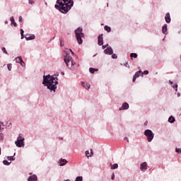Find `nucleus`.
I'll use <instances>...</instances> for the list:
<instances>
[{
	"instance_id": "obj_1",
	"label": "nucleus",
	"mask_w": 181,
	"mask_h": 181,
	"mask_svg": "<svg viewBox=\"0 0 181 181\" xmlns=\"http://www.w3.org/2000/svg\"><path fill=\"white\" fill-rule=\"evenodd\" d=\"M55 5L56 9H58L62 13H66L71 9L74 1L73 0H57Z\"/></svg>"
},
{
	"instance_id": "obj_2",
	"label": "nucleus",
	"mask_w": 181,
	"mask_h": 181,
	"mask_svg": "<svg viewBox=\"0 0 181 181\" xmlns=\"http://www.w3.org/2000/svg\"><path fill=\"white\" fill-rule=\"evenodd\" d=\"M43 83L42 84H46L47 88L51 90V91H56V88L57 87V78L54 76H50V75H47V76H43Z\"/></svg>"
},
{
	"instance_id": "obj_3",
	"label": "nucleus",
	"mask_w": 181,
	"mask_h": 181,
	"mask_svg": "<svg viewBox=\"0 0 181 181\" xmlns=\"http://www.w3.org/2000/svg\"><path fill=\"white\" fill-rule=\"evenodd\" d=\"M64 62L66 66L71 70H74L77 67V63L73 61V58L70 55H66L64 57Z\"/></svg>"
},
{
	"instance_id": "obj_4",
	"label": "nucleus",
	"mask_w": 181,
	"mask_h": 181,
	"mask_svg": "<svg viewBox=\"0 0 181 181\" xmlns=\"http://www.w3.org/2000/svg\"><path fill=\"white\" fill-rule=\"evenodd\" d=\"M75 34L78 45H83V39H81L82 37H84V33H83V28H78L75 30Z\"/></svg>"
},
{
	"instance_id": "obj_5",
	"label": "nucleus",
	"mask_w": 181,
	"mask_h": 181,
	"mask_svg": "<svg viewBox=\"0 0 181 181\" xmlns=\"http://www.w3.org/2000/svg\"><path fill=\"white\" fill-rule=\"evenodd\" d=\"M15 144L18 148H22V146H25V138H23L22 134L18 135L17 141H16Z\"/></svg>"
},
{
	"instance_id": "obj_6",
	"label": "nucleus",
	"mask_w": 181,
	"mask_h": 181,
	"mask_svg": "<svg viewBox=\"0 0 181 181\" xmlns=\"http://www.w3.org/2000/svg\"><path fill=\"white\" fill-rule=\"evenodd\" d=\"M144 135L146 136L148 142H152L153 136H155V134L151 129H146L144 131Z\"/></svg>"
},
{
	"instance_id": "obj_7",
	"label": "nucleus",
	"mask_w": 181,
	"mask_h": 181,
	"mask_svg": "<svg viewBox=\"0 0 181 181\" xmlns=\"http://www.w3.org/2000/svg\"><path fill=\"white\" fill-rule=\"evenodd\" d=\"M98 44L99 46H103L104 45V40L103 38V34L98 37Z\"/></svg>"
},
{
	"instance_id": "obj_8",
	"label": "nucleus",
	"mask_w": 181,
	"mask_h": 181,
	"mask_svg": "<svg viewBox=\"0 0 181 181\" xmlns=\"http://www.w3.org/2000/svg\"><path fill=\"white\" fill-rule=\"evenodd\" d=\"M140 169L142 172H145V170L148 169V164L146 163V162H144L141 164Z\"/></svg>"
},
{
	"instance_id": "obj_9",
	"label": "nucleus",
	"mask_w": 181,
	"mask_h": 181,
	"mask_svg": "<svg viewBox=\"0 0 181 181\" xmlns=\"http://www.w3.org/2000/svg\"><path fill=\"white\" fill-rule=\"evenodd\" d=\"M129 108V105L127 103L122 104V107H119V111H122V110H128Z\"/></svg>"
},
{
	"instance_id": "obj_10",
	"label": "nucleus",
	"mask_w": 181,
	"mask_h": 181,
	"mask_svg": "<svg viewBox=\"0 0 181 181\" xmlns=\"http://www.w3.org/2000/svg\"><path fill=\"white\" fill-rule=\"evenodd\" d=\"M113 51H112V48H111V47H107L106 49L104 50V54H112Z\"/></svg>"
},
{
	"instance_id": "obj_11",
	"label": "nucleus",
	"mask_w": 181,
	"mask_h": 181,
	"mask_svg": "<svg viewBox=\"0 0 181 181\" xmlns=\"http://www.w3.org/2000/svg\"><path fill=\"white\" fill-rule=\"evenodd\" d=\"M141 74H142V71H141L136 72L135 75L133 76V83H135V80H136V78H138Z\"/></svg>"
},
{
	"instance_id": "obj_12",
	"label": "nucleus",
	"mask_w": 181,
	"mask_h": 181,
	"mask_svg": "<svg viewBox=\"0 0 181 181\" xmlns=\"http://www.w3.org/2000/svg\"><path fill=\"white\" fill-rule=\"evenodd\" d=\"M26 40H33L35 37V35L27 34L25 35Z\"/></svg>"
},
{
	"instance_id": "obj_13",
	"label": "nucleus",
	"mask_w": 181,
	"mask_h": 181,
	"mask_svg": "<svg viewBox=\"0 0 181 181\" xmlns=\"http://www.w3.org/2000/svg\"><path fill=\"white\" fill-rule=\"evenodd\" d=\"M165 22L166 23H170L171 19H170V13H167L165 16Z\"/></svg>"
},
{
	"instance_id": "obj_14",
	"label": "nucleus",
	"mask_w": 181,
	"mask_h": 181,
	"mask_svg": "<svg viewBox=\"0 0 181 181\" xmlns=\"http://www.w3.org/2000/svg\"><path fill=\"white\" fill-rule=\"evenodd\" d=\"M168 32V24H164L162 28V33L163 35H166V33Z\"/></svg>"
},
{
	"instance_id": "obj_15",
	"label": "nucleus",
	"mask_w": 181,
	"mask_h": 181,
	"mask_svg": "<svg viewBox=\"0 0 181 181\" xmlns=\"http://www.w3.org/2000/svg\"><path fill=\"white\" fill-rule=\"evenodd\" d=\"M169 83L171 87H173V88H174L175 91H177V87H178L177 83L173 84V82L172 81H169Z\"/></svg>"
},
{
	"instance_id": "obj_16",
	"label": "nucleus",
	"mask_w": 181,
	"mask_h": 181,
	"mask_svg": "<svg viewBox=\"0 0 181 181\" xmlns=\"http://www.w3.org/2000/svg\"><path fill=\"white\" fill-rule=\"evenodd\" d=\"M37 176L33 175L28 177V181H37Z\"/></svg>"
},
{
	"instance_id": "obj_17",
	"label": "nucleus",
	"mask_w": 181,
	"mask_h": 181,
	"mask_svg": "<svg viewBox=\"0 0 181 181\" xmlns=\"http://www.w3.org/2000/svg\"><path fill=\"white\" fill-rule=\"evenodd\" d=\"M175 121H176V119H175V117H173L172 115L169 117L168 122H170V124H173Z\"/></svg>"
},
{
	"instance_id": "obj_18",
	"label": "nucleus",
	"mask_w": 181,
	"mask_h": 181,
	"mask_svg": "<svg viewBox=\"0 0 181 181\" xmlns=\"http://www.w3.org/2000/svg\"><path fill=\"white\" fill-rule=\"evenodd\" d=\"M82 86L84 87L86 90H90V87H91V85L88 83H86L84 82H82Z\"/></svg>"
},
{
	"instance_id": "obj_19",
	"label": "nucleus",
	"mask_w": 181,
	"mask_h": 181,
	"mask_svg": "<svg viewBox=\"0 0 181 181\" xmlns=\"http://www.w3.org/2000/svg\"><path fill=\"white\" fill-rule=\"evenodd\" d=\"M10 21L11 22V25H13V26H15V28H16L18 26V24H16V23L15 22V18H13V16L10 18Z\"/></svg>"
},
{
	"instance_id": "obj_20",
	"label": "nucleus",
	"mask_w": 181,
	"mask_h": 181,
	"mask_svg": "<svg viewBox=\"0 0 181 181\" xmlns=\"http://www.w3.org/2000/svg\"><path fill=\"white\" fill-rule=\"evenodd\" d=\"M66 163H67V160H66V159H61V161L59 163V165L60 166H64V165H66Z\"/></svg>"
},
{
	"instance_id": "obj_21",
	"label": "nucleus",
	"mask_w": 181,
	"mask_h": 181,
	"mask_svg": "<svg viewBox=\"0 0 181 181\" xmlns=\"http://www.w3.org/2000/svg\"><path fill=\"white\" fill-rule=\"evenodd\" d=\"M16 63H21L23 59H22V57H18L15 59Z\"/></svg>"
},
{
	"instance_id": "obj_22",
	"label": "nucleus",
	"mask_w": 181,
	"mask_h": 181,
	"mask_svg": "<svg viewBox=\"0 0 181 181\" xmlns=\"http://www.w3.org/2000/svg\"><path fill=\"white\" fill-rule=\"evenodd\" d=\"M89 71H90V73H91V74H94V72L95 71H98V69H94V68H90Z\"/></svg>"
},
{
	"instance_id": "obj_23",
	"label": "nucleus",
	"mask_w": 181,
	"mask_h": 181,
	"mask_svg": "<svg viewBox=\"0 0 181 181\" xmlns=\"http://www.w3.org/2000/svg\"><path fill=\"white\" fill-rule=\"evenodd\" d=\"M104 28H105V30H106V32H108V33L111 32V27L108 25H105Z\"/></svg>"
},
{
	"instance_id": "obj_24",
	"label": "nucleus",
	"mask_w": 181,
	"mask_h": 181,
	"mask_svg": "<svg viewBox=\"0 0 181 181\" xmlns=\"http://www.w3.org/2000/svg\"><path fill=\"white\" fill-rule=\"evenodd\" d=\"M111 169L112 170L118 169V164L115 163V164L111 165Z\"/></svg>"
},
{
	"instance_id": "obj_25",
	"label": "nucleus",
	"mask_w": 181,
	"mask_h": 181,
	"mask_svg": "<svg viewBox=\"0 0 181 181\" xmlns=\"http://www.w3.org/2000/svg\"><path fill=\"white\" fill-rule=\"evenodd\" d=\"M130 57H134V59H136V57H138V54H136V53H132Z\"/></svg>"
},
{
	"instance_id": "obj_26",
	"label": "nucleus",
	"mask_w": 181,
	"mask_h": 181,
	"mask_svg": "<svg viewBox=\"0 0 181 181\" xmlns=\"http://www.w3.org/2000/svg\"><path fill=\"white\" fill-rule=\"evenodd\" d=\"M8 69L9 70V71H11L12 70V64H8L7 65Z\"/></svg>"
},
{
	"instance_id": "obj_27",
	"label": "nucleus",
	"mask_w": 181,
	"mask_h": 181,
	"mask_svg": "<svg viewBox=\"0 0 181 181\" xmlns=\"http://www.w3.org/2000/svg\"><path fill=\"white\" fill-rule=\"evenodd\" d=\"M3 163H4V165H8L11 163V161H10V162H8V160H4L3 161Z\"/></svg>"
},
{
	"instance_id": "obj_28",
	"label": "nucleus",
	"mask_w": 181,
	"mask_h": 181,
	"mask_svg": "<svg viewBox=\"0 0 181 181\" xmlns=\"http://www.w3.org/2000/svg\"><path fill=\"white\" fill-rule=\"evenodd\" d=\"M86 156H87V158H90V156H91V154H90V151H86Z\"/></svg>"
},
{
	"instance_id": "obj_29",
	"label": "nucleus",
	"mask_w": 181,
	"mask_h": 181,
	"mask_svg": "<svg viewBox=\"0 0 181 181\" xmlns=\"http://www.w3.org/2000/svg\"><path fill=\"white\" fill-rule=\"evenodd\" d=\"M75 181H83V177H77Z\"/></svg>"
},
{
	"instance_id": "obj_30",
	"label": "nucleus",
	"mask_w": 181,
	"mask_h": 181,
	"mask_svg": "<svg viewBox=\"0 0 181 181\" xmlns=\"http://www.w3.org/2000/svg\"><path fill=\"white\" fill-rule=\"evenodd\" d=\"M1 50L2 52H4V53H5L6 54H8V52L6 51V49L5 47H2Z\"/></svg>"
},
{
	"instance_id": "obj_31",
	"label": "nucleus",
	"mask_w": 181,
	"mask_h": 181,
	"mask_svg": "<svg viewBox=\"0 0 181 181\" xmlns=\"http://www.w3.org/2000/svg\"><path fill=\"white\" fill-rule=\"evenodd\" d=\"M2 129H4V123L0 122V131H2Z\"/></svg>"
},
{
	"instance_id": "obj_32",
	"label": "nucleus",
	"mask_w": 181,
	"mask_h": 181,
	"mask_svg": "<svg viewBox=\"0 0 181 181\" xmlns=\"http://www.w3.org/2000/svg\"><path fill=\"white\" fill-rule=\"evenodd\" d=\"M175 152H177V153H181V148H176Z\"/></svg>"
},
{
	"instance_id": "obj_33",
	"label": "nucleus",
	"mask_w": 181,
	"mask_h": 181,
	"mask_svg": "<svg viewBox=\"0 0 181 181\" xmlns=\"http://www.w3.org/2000/svg\"><path fill=\"white\" fill-rule=\"evenodd\" d=\"M23 33H25V32L23 31V29H21V39H23Z\"/></svg>"
},
{
	"instance_id": "obj_34",
	"label": "nucleus",
	"mask_w": 181,
	"mask_h": 181,
	"mask_svg": "<svg viewBox=\"0 0 181 181\" xmlns=\"http://www.w3.org/2000/svg\"><path fill=\"white\" fill-rule=\"evenodd\" d=\"M0 141H4V134H0Z\"/></svg>"
},
{
	"instance_id": "obj_35",
	"label": "nucleus",
	"mask_w": 181,
	"mask_h": 181,
	"mask_svg": "<svg viewBox=\"0 0 181 181\" xmlns=\"http://www.w3.org/2000/svg\"><path fill=\"white\" fill-rule=\"evenodd\" d=\"M7 159H8V160H10V162H11V160H13V156H8V157H7Z\"/></svg>"
},
{
	"instance_id": "obj_36",
	"label": "nucleus",
	"mask_w": 181,
	"mask_h": 181,
	"mask_svg": "<svg viewBox=\"0 0 181 181\" xmlns=\"http://www.w3.org/2000/svg\"><path fill=\"white\" fill-rule=\"evenodd\" d=\"M28 3L30 4V5H33V4H35V1L33 0H29L28 1Z\"/></svg>"
},
{
	"instance_id": "obj_37",
	"label": "nucleus",
	"mask_w": 181,
	"mask_h": 181,
	"mask_svg": "<svg viewBox=\"0 0 181 181\" xmlns=\"http://www.w3.org/2000/svg\"><path fill=\"white\" fill-rule=\"evenodd\" d=\"M112 57L113 59H117L118 57V56H117V54H112Z\"/></svg>"
},
{
	"instance_id": "obj_38",
	"label": "nucleus",
	"mask_w": 181,
	"mask_h": 181,
	"mask_svg": "<svg viewBox=\"0 0 181 181\" xmlns=\"http://www.w3.org/2000/svg\"><path fill=\"white\" fill-rule=\"evenodd\" d=\"M142 75L145 74H149V71H144L143 73H141Z\"/></svg>"
},
{
	"instance_id": "obj_39",
	"label": "nucleus",
	"mask_w": 181,
	"mask_h": 181,
	"mask_svg": "<svg viewBox=\"0 0 181 181\" xmlns=\"http://www.w3.org/2000/svg\"><path fill=\"white\" fill-rule=\"evenodd\" d=\"M20 64L23 66V67H25V62H23V60L21 62H20Z\"/></svg>"
},
{
	"instance_id": "obj_40",
	"label": "nucleus",
	"mask_w": 181,
	"mask_h": 181,
	"mask_svg": "<svg viewBox=\"0 0 181 181\" xmlns=\"http://www.w3.org/2000/svg\"><path fill=\"white\" fill-rule=\"evenodd\" d=\"M18 21H19V22H22V21H23L22 16H19V18H18Z\"/></svg>"
},
{
	"instance_id": "obj_41",
	"label": "nucleus",
	"mask_w": 181,
	"mask_h": 181,
	"mask_svg": "<svg viewBox=\"0 0 181 181\" xmlns=\"http://www.w3.org/2000/svg\"><path fill=\"white\" fill-rule=\"evenodd\" d=\"M106 47H108V44L107 45H103L102 48L104 49H105Z\"/></svg>"
},
{
	"instance_id": "obj_42",
	"label": "nucleus",
	"mask_w": 181,
	"mask_h": 181,
	"mask_svg": "<svg viewBox=\"0 0 181 181\" xmlns=\"http://www.w3.org/2000/svg\"><path fill=\"white\" fill-rule=\"evenodd\" d=\"M111 179L112 180H114V179H115V175L114 173H112Z\"/></svg>"
},
{
	"instance_id": "obj_43",
	"label": "nucleus",
	"mask_w": 181,
	"mask_h": 181,
	"mask_svg": "<svg viewBox=\"0 0 181 181\" xmlns=\"http://www.w3.org/2000/svg\"><path fill=\"white\" fill-rule=\"evenodd\" d=\"M94 155V152H93V149H90V156H93Z\"/></svg>"
},
{
	"instance_id": "obj_44",
	"label": "nucleus",
	"mask_w": 181,
	"mask_h": 181,
	"mask_svg": "<svg viewBox=\"0 0 181 181\" xmlns=\"http://www.w3.org/2000/svg\"><path fill=\"white\" fill-rule=\"evenodd\" d=\"M124 141H127V142H129V140H128V137H124Z\"/></svg>"
},
{
	"instance_id": "obj_45",
	"label": "nucleus",
	"mask_w": 181,
	"mask_h": 181,
	"mask_svg": "<svg viewBox=\"0 0 181 181\" xmlns=\"http://www.w3.org/2000/svg\"><path fill=\"white\" fill-rule=\"evenodd\" d=\"M177 97H180V95H181L180 93L178 92V93H177Z\"/></svg>"
},
{
	"instance_id": "obj_46",
	"label": "nucleus",
	"mask_w": 181,
	"mask_h": 181,
	"mask_svg": "<svg viewBox=\"0 0 181 181\" xmlns=\"http://www.w3.org/2000/svg\"><path fill=\"white\" fill-rule=\"evenodd\" d=\"M144 125H145V126L148 125V121H146V122H144Z\"/></svg>"
},
{
	"instance_id": "obj_47",
	"label": "nucleus",
	"mask_w": 181,
	"mask_h": 181,
	"mask_svg": "<svg viewBox=\"0 0 181 181\" xmlns=\"http://www.w3.org/2000/svg\"><path fill=\"white\" fill-rule=\"evenodd\" d=\"M64 181H70V180H64Z\"/></svg>"
},
{
	"instance_id": "obj_48",
	"label": "nucleus",
	"mask_w": 181,
	"mask_h": 181,
	"mask_svg": "<svg viewBox=\"0 0 181 181\" xmlns=\"http://www.w3.org/2000/svg\"><path fill=\"white\" fill-rule=\"evenodd\" d=\"M72 54H74V52H71Z\"/></svg>"
},
{
	"instance_id": "obj_49",
	"label": "nucleus",
	"mask_w": 181,
	"mask_h": 181,
	"mask_svg": "<svg viewBox=\"0 0 181 181\" xmlns=\"http://www.w3.org/2000/svg\"><path fill=\"white\" fill-rule=\"evenodd\" d=\"M0 155H1V148H0Z\"/></svg>"
},
{
	"instance_id": "obj_50",
	"label": "nucleus",
	"mask_w": 181,
	"mask_h": 181,
	"mask_svg": "<svg viewBox=\"0 0 181 181\" xmlns=\"http://www.w3.org/2000/svg\"><path fill=\"white\" fill-rule=\"evenodd\" d=\"M180 61H181V55H180Z\"/></svg>"
}]
</instances>
